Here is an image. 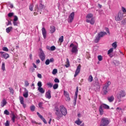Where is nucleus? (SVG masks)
<instances>
[{"instance_id": "1", "label": "nucleus", "mask_w": 126, "mask_h": 126, "mask_svg": "<svg viewBox=\"0 0 126 126\" xmlns=\"http://www.w3.org/2000/svg\"><path fill=\"white\" fill-rule=\"evenodd\" d=\"M54 111L55 112V116H56V119L57 121H60L63 116H66L67 114L66 109L63 106H60V108L58 106H56Z\"/></svg>"}, {"instance_id": "2", "label": "nucleus", "mask_w": 126, "mask_h": 126, "mask_svg": "<svg viewBox=\"0 0 126 126\" xmlns=\"http://www.w3.org/2000/svg\"><path fill=\"white\" fill-rule=\"evenodd\" d=\"M116 21H121L124 18V13L119 12L115 17Z\"/></svg>"}, {"instance_id": "3", "label": "nucleus", "mask_w": 126, "mask_h": 126, "mask_svg": "<svg viewBox=\"0 0 126 126\" xmlns=\"http://www.w3.org/2000/svg\"><path fill=\"white\" fill-rule=\"evenodd\" d=\"M69 48H72V49L71 50V53L72 54H76L77 52H78V49H77V46L74 45L73 43H71L69 45Z\"/></svg>"}, {"instance_id": "4", "label": "nucleus", "mask_w": 126, "mask_h": 126, "mask_svg": "<svg viewBox=\"0 0 126 126\" xmlns=\"http://www.w3.org/2000/svg\"><path fill=\"white\" fill-rule=\"evenodd\" d=\"M39 56L41 61H42V62H44L45 59H46V56L45 55V53H44V51L41 48L39 49Z\"/></svg>"}, {"instance_id": "5", "label": "nucleus", "mask_w": 126, "mask_h": 126, "mask_svg": "<svg viewBox=\"0 0 126 126\" xmlns=\"http://www.w3.org/2000/svg\"><path fill=\"white\" fill-rule=\"evenodd\" d=\"M74 19V12H72L68 16L67 21L69 23H71Z\"/></svg>"}, {"instance_id": "6", "label": "nucleus", "mask_w": 126, "mask_h": 126, "mask_svg": "<svg viewBox=\"0 0 126 126\" xmlns=\"http://www.w3.org/2000/svg\"><path fill=\"white\" fill-rule=\"evenodd\" d=\"M81 69V65L79 64L78 66L77 67L76 70L75 72L74 77H76L79 73L80 72V69Z\"/></svg>"}, {"instance_id": "7", "label": "nucleus", "mask_w": 126, "mask_h": 126, "mask_svg": "<svg viewBox=\"0 0 126 126\" xmlns=\"http://www.w3.org/2000/svg\"><path fill=\"white\" fill-rule=\"evenodd\" d=\"M126 91H121L118 93V98H124V97H126Z\"/></svg>"}, {"instance_id": "8", "label": "nucleus", "mask_w": 126, "mask_h": 126, "mask_svg": "<svg viewBox=\"0 0 126 126\" xmlns=\"http://www.w3.org/2000/svg\"><path fill=\"white\" fill-rule=\"evenodd\" d=\"M63 94L65 97H66L65 100L67 101H70V97H69V94L68 93V92H67V91H64Z\"/></svg>"}, {"instance_id": "9", "label": "nucleus", "mask_w": 126, "mask_h": 126, "mask_svg": "<svg viewBox=\"0 0 126 126\" xmlns=\"http://www.w3.org/2000/svg\"><path fill=\"white\" fill-rule=\"evenodd\" d=\"M78 94V87H77L76 89L75 94V97H74V103L75 106L76 104V99H77Z\"/></svg>"}, {"instance_id": "10", "label": "nucleus", "mask_w": 126, "mask_h": 126, "mask_svg": "<svg viewBox=\"0 0 126 126\" xmlns=\"http://www.w3.org/2000/svg\"><path fill=\"white\" fill-rule=\"evenodd\" d=\"M108 88H109V87H108V86H103V87L102 88V92H103V95H107V94H108Z\"/></svg>"}, {"instance_id": "11", "label": "nucleus", "mask_w": 126, "mask_h": 126, "mask_svg": "<svg viewBox=\"0 0 126 126\" xmlns=\"http://www.w3.org/2000/svg\"><path fill=\"white\" fill-rule=\"evenodd\" d=\"M20 103L23 105L24 108H26V105L24 103V98L23 96H19Z\"/></svg>"}, {"instance_id": "12", "label": "nucleus", "mask_w": 126, "mask_h": 126, "mask_svg": "<svg viewBox=\"0 0 126 126\" xmlns=\"http://www.w3.org/2000/svg\"><path fill=\"white\" fill-rule=\"evenodd\" d=\"M51 90H49L45 94V97L47 99H51L52 96H51Z\"/></svg>"}, {"instance_id": "13", "label": "nucleus", "mask_w": 126, "mask_h": 126, "mask_svg": "<svg viewBox=\"0 0 126 126\" xmlns=\"http://www.w3.org/2000/svg\"><path fill=\"white\" fill-rule=\"evenodd\" d=\"M87 23H90L92 25H94L95 23V20H94V18H92L91 20L89 19H86V20Z\"/></svg>"}, {"instance_id": "14", "label": "nucleus", "mask_w": 126, "mask_h": 126, "mask_svg": "<svg viewBox=\"0 0 126 126\" xmlns=\"http://www.w3.org/2000/svg\"><path fill=\"white\" fill-rule=\"evenodd\" d=\"M42 33L44 39L47 38V31H46V29L45 28H42Z\"/></svg>"}, {"instance_id": "15", "label": "nucleus", "mask_w": 126, "mask_h": 126, "mask_svg": "<svg viewBox=\"0 0 126 126\" xmlns=\"http://www.w3.org/2000/svg\"><path fill=\"white\" fill-rule=\"evenodd\" d=\"M37 115L39 117V118H40V119H41V120L43 121V123H44V124H47V121H46V119H45V118H44V117H43V116H42L41 114H40V113L39 112H37Z\"/></svg>"}, {"instance_id": "16", "label": "nucleus", "mask_w": 126, "mask_h": 126, "mask_svg": "<svg viewBox=\"0 0 126 126\" xmlns=\"http://www.w3.org/2000/svg\"><path fill=\"white\" fill-rule=\"evenodd\" d=\"M6 104H7L6 100L5 98H3L0 103V106L2 107V108H3V107L6 105Z\"/></svg>"}, {"instance_id": "17", "label": "nucleus", "mask_w": 126, "mask_h": 126, "mask_svg": "<svg viewBox=\"0 0 126 126\" xmlns=\"http://www.w3.org/2000/svg\"><path fill=\"white\" fill-rule=\"evenodd\" d=\"M97 35L99 36H100V38H102V37H104V36H105V35H107V32H99Z\"/></svg>"}, {"instance_id": "18", "label": "nucleus", "mask_w": 126, "mask_h": 126, "mask_svg": "<svg viewBox=\"0 0 126 126\" xmlns=\"http://www.w3.org/2000/svg\"><path fill=\"white\" fill-rule=\"evenodd\" d=\"M95 87H96L97 90H99L100 88H101V86L100 85V84L99 83V82H98V81H95Z\"/></svg>"}, {"instance_id": "19", "label": "nucleus", "mask_w": 126, "mask_h": 126, "mask_svg": "<svg viewBox=\"0 0 126 126\" xmlns=\"http://www.w3.org/2000/svg\"><path fill=\"white\" fill-rule=\"evenodd\" d=\"M107 100L110 103H112L115 100V97L114 96L112 95L111 96H108L107 97Z\"/></svg>"}, {"instance_id": "20", "label": "nucleus", "mask_w": 126, "mask_h": 126, "mask_svg": "<svg viewBox=\"0 0 126 126\" xmlns=\"http://www.w3.org/2000/svg\"><path fill=\"white\" fill-rule=\"evenodd\" d=\"M56 32V27L55 26H50V33L53 34V33H55Z\"/></svg>"}, {"instance_id": "21", "label": "nucleus", "mask_w": 126, "mask_h": 126, "mask_svg": "<svg viewBox=\"0 0 126 126\" xmlns=\"http://www.w3.org/2000/svg\"><path fill=\"white\" fill-rule=\"evenodd\" d=\"M104 109H106V110H109L110 109V106L106 104H103L100 105Z\"/></svg>"}, {"instance_id": "22", "label": "nucleus", "mask_w": 126, "mask_h": 126, "mask_svg": "<svg viewBox=\"0 0 126 126\" xmlns=\"http://www.w3.org/2000/svg\"><path fill=\"white\" fill-rule=\"evenodd\" d=\"M86 19L90 20V19L93 18V14L92 13H89L87 15L86 17Z\"/></svg>"}, {"instance_id": "23", "label": "nucleus", "mask_w": 126, "mask_h": 126, "mask_svg": "<svg viewBox=\"0 0 126 126\" xmlns=\"http://www.w3.org/2000/svg\"><path fill=\"white\" fill-rule=\"evenodd\" d=\"M37 90L40 92V93H41V94H44L45 93V90L43 89V88H38Z\"/></svg>"}, {"instance_id": "24", "label": "nucleus", "mask_w": 126, "mask_h": 126, "mask_svg": "<svg viewBox=\"0 0 126 126\" xmlns=\"http://www.w3.org/2000/svg\"><path fill=\"white\" fill-rule=\"evenodd\" d=\"M99 114L100 115H101V116H102V115H103V114H104V110L103 109V108L100 106L99 108Z\"/></svg>"}, {"instance_id": "25", "label": "nucleus", "mask_w": 126, "mask_h": 126, "mask_svg": "<svg viewBox=\"0 0 126 126\" xmlns=\"http://www.w3.org/2000/svg\"><path fill=\"white\" fill-rule=\"evenodd\" d=\"M12 27H9L8 28H7L6 29V33H9V32H11V31L12 30Z\"/></svg>"}, {"instance_id": "26", "label": "nucleus", "mask_w": 126, "mask_h": 126, "mask_svg": "<svg viewBox=\"0 0 126 126\" xmlns=\"http://www.w3.org/2000/svg\"><path fill=\"white\" fill-rule=\"evenodd\" d=\"M69 60H68V58L66 59V64L65 65V67H69Z\"/></svg>"}, {"instance_id": "27", "label": "nucleus", "mask_w": 126, "mask_h": 126, "mask_svg": "<svg viewBox=\"0 0 126 126\" xmlns=\"http://www.w3.org/2000/svg\"><path fill=\"white\" fill-rule=\"evenodd\" d=\"M100 39H101V37L100 36H99L97 34V36H96L95 39L94 40V42L98 43V42H99V41H100Z\"/></svg>"}, {"instance_id": "28", "label": "nucleus", "mask_w": 126, "mask_h": 126, "mask_svg": "<svg viewBox=\"0 0 126 126\" xmlns=\"http://www.w3.org/2000/svg\"><path fill=\"white\" fill-rule=\"evenodd\" d=\"M2 56V58H4V59H5V60L9 58V55L6 53L3 54Z\"/></svg>"}, {"instance_id": "29", "label": "nucleus", "mask_w": 126, "mask_h": 126, "mask_svg": "<svg viewBox=\"0 0 126 126\" xmlns=\"http://www.w3.org/2000/svg\"><path fill=\"white\" fill-rule=\"evenodd\" d=\"M75 124H76L78 126H80L81 124H82V122L80 121V119L79 118L78 119L77 121L75 122Z\"/></svg>"}, {"instance_id": "30", "label": "nucleus", "mask_w": 126, "mask_h": 126, "mask_svg": "<svg viewBox=\"0 0 126 126\" xmlns=\"http://www.w3.org/2000/svg\"><path fill=\"white\" fill-rule=\"evenodd\" d=\"M12 121L13 123H14L15 122V119H16V116H15L14 113H12Z\"/></svg>"}, {"instance_id": "31", "label": "nucleus", "mask_w": 126, "mask_h": 126, "mask_svg": "<svg viewBox=\"0 0 126 126\" xmlns=\"http://www.w3.org/2000/svg\"><path fill=\"white\" fill-rule=\"evenodd\" d=\"M88 81L89 82H92L93 81V77H92V75H90L88 78Z\"/></svg>"}, {"instance_id": "32", "label": "nucleus", "mask_w": 126, "mask_h": 126, "mask_svg": "<svg viewBox=\"0 0 126 126\" xmlns=\"http://www.w3.org/2000/svg\"><path fill=\"white\" fill-rule=\"evenodd\" d=\"M33 8H34V5L33 4H30L29 6V9L31 11H33Z\"/></svg>"}, {"instance_id": "33", "label": "nucleus", "mask_w": 126, "mask_h": 126, "mask_svg": "<svg viewBox=\"0 0 126 126\" xmlns=\"http://www.w3.org/2000/svg\"><path fill=\"white\" fill-rule=\"evenodd\" d=\"M23 95L25 98H28V91L24 93Z\"/></svg>"}, {"instance_id": "34", "label": "nucleus", "mask_w": 126, "mask_h": 126, "mask_svg": "<svg viewBox=\"0 0 126 126\" xmlns=\"http://www.w3.org/2000/svg\"><path fill=\"white\" fill-rule=\"evenodd\" d=\"M59 42L60 43H63V36H61L59 39Z\"/></svg>"}, {"instance_id": "35", "label": "nucleus", "mask_w": 126, "mask_h": 126, "mask_svg": "<svg viewBox=\"0 0 126 126\" xmlns=\"http://www.w3.org/2000/svg\"><path fill=\"white\" fill-rule=\"evenodd\" d=\"M112 47H113L114 49H116L117 47H118V45L117 44V42H114L113 43H112Z\"/></svg>"}, {"instance_id": "36", "label": "nucleus", "mask_w": 126, "mask_h": 126, "mask_svg": "<svg viewBox=\"0 0 126 126\" xmlns=\"http://www.w3.org/2000/svg\"><path fill=\"white\" fill-rule=\"evenodd\" d=\"M114 51V48H110L107 52V55H110L112 54V52Z\"/></svg>"}, {"instance_id": "37", "label": "nucleus", "mask_w": 126, "mask_h": 126, "mask_svg": "<svg viewBox=\"0 0 126 126\" xmlns=\"http://www.w3.org/2000/svg\"><path fill=\"white\" fill-rule=\"evenodd\" d=\"M1 69L3 70V71H4V70H5V64L4 63H2Z\"/></svg>"}, {"instance_id": "38", "label": "nucleus", "mask_w": 126, "mask_h": 126, "mask_svg": "<svg viewBox=\"0 0 126 126\" xmlns=\"http://www.w3.org/2000/svg\"><path fill=\"white\" fill-rule=\"evenodd\" d=\"M34 10L35 11H37V12H39V7L38 6V4H35V7H34Z\"/></svg>"}, {"instance_id": "39", "label": "nucleus", "mask_w": 126, "mask_h": 126, "mask_svg": "<svg viewBox=\"0 0 126 126\" xmlns=\"http://www.w3.org/2000/svg\"><path fill=\"white\" fill-rule=\"evenodd\" d=\"M58 88H59L58 84H55L53 85V89H54V90H56V89H58Z\"/></svg>"}, {"instance_id": "40", "label": "nucleus", "mask_w": 126, "mask_h": 126, "mask_svg": "<svg viewBox=\"0 0 126 126\" xmlns=\"http://www.w3.org/2000/svg\"><path fill=\"white\" fill-rule=\"evenodd\" d=\"M30 109H31V111L32 112H34V111H35V106L34 105H32L31 107H30Z\"/></svg>"}, {"instance_id": "41", "label": "nucleus", "mask_w": 126, "mask_h": 126, "mask_svg": "<svg viewBox=\"0 0 126 126\" xmlns=\"http://www.w3.org/2000/svg\"><path fill=\"white\" fill-rule=\"evenodd\" d=\"M29 71H30L31 72H34V71H35V68H34L33 66H31L29 69Z\"/></svg>"}, {"instance_id": "42", "label": "nucleus", "mask_w": 126, "mask_h": 126, "mask_svg": "<svg viewBox=\"0 0 126 126\" xmlns=\"http://www.w3.org/2000/svg\"><path fill=\"white\" fill-rule=\"evenodd\" d=\"M58 73V70L57 69H54L52 71V74H57Z\"/></svg>"}, {"instance_id": "43", "label": "nucleus", "mask_w": 126, "mask_h": 126, "mask_svg": "<svg viewBox=\"0 0 126 126\" xmlns=\"http://www.w3.org/2000/svg\"><path fill=\"white\" fill-rule=\"evenodd\" d=\"M47 86H48L49 88H52L53 87V83H48L47 84Z\"/></svg>"}, {"instance_id": "44", "label": "nucleus", "mask_w": 126, "mask_h": 126, "mask_svg": "<svg viewBox=\"0 0 126 126\" xmlns=\"http://www.w3.org/2000/svg\"><path fill=\"white\" fill-rule=\"evenodd\" d=\"M97 59L99 62H101L103 60V57L101 55H99L97 57Z\"/></svg>"}, {"instance_id": "45", "label": "nucleus", "mask_w": 126, "mask_h": 126, "mask_svg": "<svg viewBox=\"0 0 126 126\" xmlns=\"http://www.w3.org/2000/svg\"><path fill=\"white\" fill-rule=\"evenodd\" d=\"M38 106L39 108H40V109H44V108L43 107V103L42 102H39L38 103Z\"/></svg>"}, {"instance_id": "46", "label": "nucleus", "mask_w": 126, "mask_h": 126, "mask_svg": "<svg viewBox=\"0 0 126 126\" xmlns=\"http://www.w3.org/2000/svg\"><path fill=\"white\" fill-rule=\"evenodd\" d=\"M4 115H6L7 116L9 115V112H8V111L7 110H5L4 111Z\"/></svg>"}, {"instance_id": "47", "label": "nucleus", "mask_w": 126, "mask_h": 126, "mask_svg": "<svg viewBox=\"0 0 126 126\" xmlns=\"http://www.w3.org/2000/svg\"><path fill=\"white\" fill-rule=\"evenodd\" d=\"M37 86H38V88L42 87V82L41 81L37 83Z\"/></svg>"}, {"instance_id": "48", "label": "nucleus", "mask_w": 126, "mask_h": 126, "mask_svg": "<svg viewBox=\"0 0 126 126\" xmlns=\"http://www.w3.org/2000/svg\"><path fill=\"white\" fill-rule=\"evenodd\" d=\"M45 64H46V65H49V64H50V60L47 59L46 60Z\"/></svg>"}, {"instance_id": "49", "label": "nucleus", "mask_w": 126, "mask_h": 126, "mask_svg": "<svg viewBox=\"0 0 126 126\" xmlns=\"http://www.w3.org/2000/svg\"><path fill=\"white\" fill-rule=\"evenodd\" d=\"M56 50V46H52L50 47V51H55Z\"/></svg>"}, {"instance_id": "50", "label": "nucleus", "mask_w": 126, "mask_h": 126, "mask_svg": "<svg viewBox=\"0 0 126 126\" xmlns=\"http://www.w3.org/2000/svg\"><path fill=\"white\" fill-rule=\"evenodd\" d=\"M54 82H55V83H60V80L56 78L54 79Z\"/></svg>"}, {"instance_id": "51", "label": "nucleus", "mask_w": 126, "mask_h": 126, "mask_svg": "<svg viewBox=\"0 0 126 126\" xmlns=\"http://www.w3.org/2000/svg\"><path fill=\"white\" fill-rule=\"evenodd\" d=\"M13 12H11V13H9L8 14V17H12V16H13Z\"/></svg>"}, {"instance_id": "52", "label": "nucleus", "mask_w": 126, "mask_h": 126, "mask_svg": "<svg viewBox=\"0 0 126 126\" xmlns=\"http://www.w3.org/2000/svg\"><path fill=\"white\" fill-rule=\"evenodd\" d=\"M13 24L14 26H17L18 23L16 21H13Z\"/></svg>"}, {"instance_id": "53", "label": "nucleus", "mask_w": 126, "mask_h": 126, "mask_svg": "<svg viewBox=\"0 0 126 126\" xmlns=\"http://www.w3.org/2000/svg\"><path fill=\"white\" fill-rule=\"evenodd\" d=\"M25 86H29V83L28 82V81H25Z\"/></svg>"}, {"instance_id": "54", "label": "nucleus", "mask_w": 126, "mask_h": 126, "mask_svg": "<svg viewBox=\"0 0 126 126\" xmlns=\"http://www.w3.org/2000/svg\"><path fill=\"white\" fill-rule=\"evenodd\" d=\"M116 111L117 112H118V113H120V111H122V108L120 107H117Z\"/></svg>"}, {"instance_id": "55", "label": "nucleus", "mask_w": 126, "mask_h": 126, "mask_svg": "<svg viewBox=\"0 0 126 126\" xmlns=\"http://www.w3.org/2000/svg\"><path fill=\"white\" fill-rule=\"evenodd\" d=\"M10 90V93L12 94V95H13V90L11 88H9Z\"/></svg>"}, {"instance_id": "56", "label": "nucleus", "mask_w": 126, "mask_h": 126, "mask_svg": "<svg viewBox=\"0 0 126 126\" xmlns=\"http://www.w3.org/2000/svg\"><path fill=\"white\" fill-rule=\"evenodd\" d=\"M2 50L5 52H8V48L7 47H3Z\"/></svg>"}, {"instance_id": "57", "label": "nucleus", "mask_w": 126, "mask_h": 126, "mask_svg": "<svg viewBox=\"0 0 126 126\" xmlns=\"http://www.w3.org/2000/svg\"><path fill=\"white\" fill-rule=\"evenodd\" d=\"M14 17L13 21H17L18 20V18L16 16H14Z\"/></svg>"}, {"instance_id": "58", "label": "nucleus", "mask_w": 126, "mask_h": 126, "mask_svg": "<svg viewBox=\"0 0 126 126\" xmlns=\"http://www.w3.org/2000/svg\"><path fill=\"white\" fill-rule=\"evenodd\" d=\"M5 126H9V122L8 121H6V123H5Z\"/></svg>"}, {"instance_id": "59", "label": "nucleus", "mask_w": 126, "mask_h": 126, "mask_svg": "<svg viewBox=\"0 0 126 126\" xmlns=\"http://www.w3.org/2000/svg\"><path fill=\"white\" fill-rule=\"evenodd\" d=\"M109 85H111V82L108 81V82H107V84L105 85L104 86H108V87H109Z\"/></svg>"}, {"instance_id": "60", "label": "nucleus", "mask_w": 126, "mask_h": 126, "mask_svg": "<svg viewBox=\"0 0 126 126\" xmlns=\"http://www.w3.org/2000/svg\"><path fill=\"white\" fill-rule=\"evenodd\" d=\"M8 25H12L11 22L8 21V23L6 24V26H8Z\"/></svg>"}, {"instance_id": "61", "label": "nucleus", "mask_w": 126, "mask_h": 126, "mask_svg": "<svg viewBox=\"0 0 126 126\" xmlns=\"http://www.w3.org/2000/svg\"><path fill=\"white\" fill-rule=\"evenodd\" d=\"M54 58H51L50 60H49V62L50 63H54Z\"/></svg>"}, {"instance_id": "62", "label": "nucleus", "mask_w": 126, "mask_h": 126, "mask_svg": "<svg viewBox=\"0 0 126 126\" xmlns=\"http://www.w3.org/2000/svg\"><path fill=\"white\" fill-rule=\"evenodd\" d=\"M105 29L107 33L110 34V31H109V29L108 28H106Z\"/></svg>"}, {"instance_id": "63", "label": "nucleus", "mask_w": 126, "mask_h": 126, "mask_svg": "<svg viewBox=\"0 0 126 126\" xmlns=\"http://www.w3.org/2000/svg\"><path fill=\"white\" fill-rule=\"evenodd\" d=\"M122 11H123V12H126V8L122 7Z\"/></svg>"}, {"instance_id": "64", "label": "nucleus", "mask_w": 126, "mask_h": 126, "mask_svg": "<svg viewBox=\"0 0 126 126\" xmlns=\"http://www.w3.org/2000/svg\"><path fill=\"white\" fill-rule=\"evenodd\" d=\"M37 77H38V78H42V75L41 74H37Z\"/></svg>"}]
</instances>
